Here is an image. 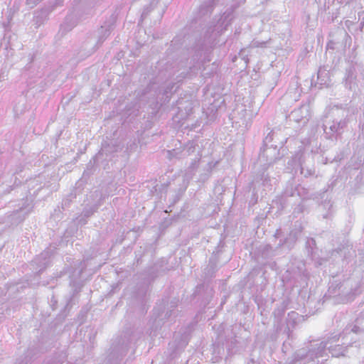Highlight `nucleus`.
I'll list each match as a JSON object with an SVG mask.
<instances>
[{
	"mask_svg": "<svg viewBox=\"0 0 364 364\" xmlns=\"http://www.w3.org/2000/svg\"><path fill=\"white\" fill-rule=\"evenodd\" d=\"M14 151V140L11 134L0 139V154H10Z\"/></svg>",
	"mask_w": 364,
	"mask_h": 364,
	"instance_id": "c9c22d12",
	"label": "nucleus"
},
{
	"mask_svg": "<svg viewBox=\"0 0 364 364\" xmlns=\"http://www.w3.org/2000/svg\"><path fill=\"white\" fill-rule=\"evenodd\" d=\"M333 33V32H331L329 35V36L331 38L327 43V45H326L327 50H329V49L334 50L336 48V46L338 45L340 43V41H338V39H337V37L332 36Z\"/></svg>",
	"mask_w": 364,
	"mask_h": 364,
	"instance_id": "052dcab7",
	"label": "nucleus"
},
{
	"mask_svg": "<svg viewBox=\"0 0 364 364\" xmlns=\"http://www.w3.org/2000/svg\"><path fill=\"white\" fill-rule=\"evenodd\" d=\"M4 50H8L9 48L11 50V54H9V53L6 54V58H9V57H11L14 54V48L15 46V41H17V36L14 33H12L11 32H7L4 33Z\"/></svg>",
	"mask_w": 364,
	"mask_h": 364,
	"instance_id": "4c0bfd02",
	"label": "nucleus"
},
{
	"mask_svg": "<svg viewBox=\"0 0 364 364\" xmlns=\"http://www.w3.org/2000/svg\"><path fill=\"white\" fill-rule=\"evenodd\" d=\"M111 159H109V156H104L100 159V164H102L104 170H108L109 168V162Z\"/></svg>",
	"mask_w": 364,
	"mask_h": 364,
	"instance_id": "0e129e2a",
	"label": "nucleus"
},
{
	"mask_svg": "<svg viewBox=\"0 0 364 364\" xmlns=\"http://www.w3.org/2000/svg\"><path fill=\"white\" fill-rule=\"evenodd\" d=\"M359 289L360 286H358L354 289H351V291L348 294L346 298L343 299V302H348L354 300L356 295L359 294Z\"/></svg>",
	"mask_w": 364,
	"mask_h": 364,
	"instance_id": "680f3d73",
	"label": "nucleus"
},
{
	"mask_svg": "<svg viewBox=\"0 0 364 364\" xmlns=\"http://www.w3.org/2000/svg\"><path fill=\"white\" fill-rule=\"evenodd\" d=\"M260 352L255 348H253L250 353L248 358L246 359V364H260Z\"/></svg>",
	"mask_w": 364,
	"mask_h": 364,
	"instance_id": "de8ad7c7",
	"label": "nucleus"
},
{
	"mask_svg": "<svg viewBox=\"0 0 364 364\" xmlns=\"http://www.w3.org/2000/svg\"><path fill=\"white\" fill-rule=\"evenodd\" d=\"M333 37H337V39L340 41V46L341 48H346V47H350L352 43V38L346 32V31L343 28H338L332 34Z\"/></svg>",
	"mask_w": 364,
	"mask_h": 364,
	"instance_id": "f704fd0d",
	"label": "nucleus"
},
{
	"mask_svg": "<svg viewBox=\"0 0 364 364\" xmlns=\"http://www.w3.org/2000/svg\"><path fill=\"white\" fill-rule=\"evenodd\" d=\"M93 6L88 1H75L70 14H73L77 21L86 19L93 14Z\"/></svg>",
	"mask_w": 364,
	"mask_h": 364,
	"instance_id": "5701e85b",
	"label": "nucleus"
},
{
	"mask_svg": "<svg viewBox=\"0 0 364 364\" xmlns=\"http://www.w3.org/2000/svg\"><path fill=\"white\" fill-rule=\"evenodd\" d=\"M71 290L69 296L66 299V304L64 308L58 314L53 321V326L56 327L58 324L64 321L70 313V311L74 305L78 303L79 295L84 286V283H69Z\"/></svg>",
	"mask_w": 364,
	"mask_h": 364,
	"instance_id": "9d476101",
	"label": "nucleus"
},
{
	"mask_svg": "<svg viewBox=\"0 0 364 364\" xmlns=\"http://www.w3.org/2000/svg\"><path fill=\"white\" fill-rule=\"evenodd\" d=\"M77 196L75 193L70 192L62 200L60 205H58L52 214V217L55 220H61L63 219L64 215H67L68 213H70V208L75 203Z\"/></svg>",
	"mask_w": 364,
	"mask_h": 364,
	"instance_id": "6ab92c4d",
	"label": "nucleus"
},
{
	"mask_svg": "<svg viewBox=\"0 0 364 364\" xmlns=\"http://www.w3.org/2000/svg\"><path fill=\"white\" fill-rule=\"evenodd\" d=\"M275 247H272L269 244L260 245L255 251V257L256 262L264 267H269L274 269L277 263L274 258L281 255L282 253L279 248H277L276 242Z\"/></svg>",
	"mask_w": 364,
	"mask_h": 364,
	"instance_id": "1a4fd4ad",
	"label": "nucleus"
},
{
	"mask_svg": "<svg viewBox=\"0 0 364 364\" xmlns=\"http://www.w3.org/2000/svg\"><path fill=\"white\" fill-rule=\"evenodd\" d=\"M87 268V264L77 261L73 265L68 267L69 283H84L82 274Z\"/></svg>",
	"mask_w": 364,
	"mask_h": 364,
	"instance_id": "c756f323",
	"label": "nucleus"
},
{
	"mask_svg": "<svg viewBox=\"0 0 364 364\" xmlns=\"http://www.w3.org/2000/svg\"><path fill=\"white\" fill-rule=\"evenodd\" d=\"M53 9L50 6H45L40 10H38L34 14L33 25L36 28L40 27L48 19L49 14L52 11Z\"/></svg>",
	"mask_w": 364,
	"mask_h": 364,
	"instance_id": "72a5a7b5",
	"label": "nucleus"
},
{
	"mask_svg": "<svg viewBox=\"0 0 364 364\" xmlns=\"http://www.w3.org/2000/svg\"><path fill=\"white\" fill-rule=\"evenodd\" d=\"M342 287V282L338 281H333L330 284V286L328 289V292L329 294H339V290Z\"/></svg>",
	"mask_w": 364,
	"mask_h": 364,
	"instance_id": "6e6d98bb",
	"label": "nucleus"
},
{
	"mask_svg": "<svg viewBox=\"0 0 364 364\" xmlns=\"http://www.w3.org/2000/svg\"><path fill=\"white\" fill-rule=\"evenodd\" d=\"M358 113V108L355 106L346 105L341 109L337 116L333 120L326 121L323 124V134L326 139L337 141L347 130L348 124L352 121L353 116Z\"/></svg>",
	"mask_w": 364,
	"mask_h": 364,
	"instance_id": "7ed1b4c3",
	"label": "nucleus"
},
{
	"mask_svg": "<svg viewBox=\"0 0 364 364\" xmlns=\"http://www.w3.org/2000/svg\"><path fill=\"white\" fill-rule=\"evenodd\" d=\"M43 250L31 262V269L35 276L39 277L52 264L54 257Z\"/></svg>",
	"mask_w": 364,
	"mask_h": 364,
	"instance_id": "f3484780",
	"label": "nucleus"
},
{
	"mask_svg": "<svg viewBox=\"0 0 364 364\" xmlns=\"http://www.w3.org/2000/svg\"><path fill=\"white\" fill-rule=\"evenodd\" d=\"M302 107L294 109L291 113L287 117V119L289 122H300L304 119Z\"/></svg>",
	"mask_w": 364,
	"mask_h": 364,
	"instance_id": "c03bdc74",
	"label": "nucleus"
},
{
	"mask_svg": "<svg viewBox=\"0 0 364 364\" xmlns=\"http://www.w3.org/2000/svg\"><path fill=\"white\" fill-rule=\"evenodd\" d=\"M78 21L74 16L73 14L69 13L65 18L63 22L60 25L58 33L55 35L57 41L61 40L68 32L75 28Z\"/></svg>",
	"mask_w": 364,
	"mask_h": 364,
	"instance_id": "c85d7f7f",
	"label": "nucleus"
},
{
	"mask_svg": "<svg viewBox=\"0 0 364 364\" xmlns=\"http://www.w3.org/2000/svg\"><path fill=\"white\" fill-rule=\"evenodd\" d=\"M300 173L305 178H309L314 176L315 175V169L314 168H305L304 164L300 168Z\"/></svg>",
	"mask_w": 364,
	"mask_h": 364,
	"instance_id": "4d7b16f0",
	"label": "nucleus"
},
{
	"mask_svg": "<svg viewBox=\"0 0 364 364\" xmlns=\"http://www.w3.org/2000/svg\"><path fill=\"white\" fill-rule=\"evenodd\" d=\"M288 154V149H276L269 146H262L259 154V161L263 166H271Z\"/></svg>",
	"mask_w": 364,
	"mask_h": 364,
	"instance_id": "ddd939ff",
	"label": "nucleus"
},
{
	"mask_svg": "<svg viewBox=\"0 0 364 364\" xmlns=\"http://www.w3.org/2000/svg\"><path fill=\"white\" fill-rule=\"evenodd\" d=\"M48 303L53 311L58 308V299L54 294H52Z\"/></svg>",
	"mask_w": 364,
	"mask_h": 364,
	"instance_id": "774afa93",
	"label": "nucleus"
},
{
	"mask_svg": "<svg viewBox=\"0 0 364 364\" xmlns=\"http://www.w3.org/2000/svg\"><path fill=\"white\" fill-rule=\"evenodd\" d=\"M305 247L308 254V256L311 258L312 261L314 262V265L316 267H318L326 262V259L323 257H321L320 255L321 250L316 245V242L314 238L308 237Z\"/></svg>",
	"mask_w": 364,
	"mask_h": 364,
	"instance_id": "4be33fe9",
	"label": "nucleus"
},
{
	"mask_svg": "<svg viewBox=\"0 0 364 364\" xmlns=\"http://www.w3.org/2000/svg\"><path fill=\"white\" fill-rule=\"evenodd\" d=\"M194 299L198 303L199 306L205 308L210 303L212 298L211 289L205 287L203 284H198L193 294Z\"/></svg>",
	"mask_w": 364,
	"mask_h": 364,
	"instance_id": "b1692460",
	"label": "nucleus"
},
{
	"mask_svg": "<svg viewBox=\"0 0 364 364\" xmlns=\"http://www.w3.org/2000/svg\"><path fill=\"white\" fill-rule=\"evenodd\" d=\"M121 150L122 146L116 140L109 139L103 141L101 149L97 154H100V158L107 156H109V159H112L116 153L119 152Z\"/></svg>",
	"mask_w": 364,
	"mask_h": 364,
	"instance_id": "cd10ccee",
	"label": "nucleus"
},
{
	"mask_svg": "<svg viewBox=\"0 0 364 364\" xmlns=\"http://www.w3.org/2000/svg\"><path fill=\"white\" fill-rule=\"evenodd\" d=\"M220 164V161L208 162L206 166L203 168L202 172L198 177V181L200 183L206 182L211 176L213 170L216 168Z\"/></svg>",
	"mask_w": 364,
	"mask_h": 364,
	"instance_id": "e433bc0d",
	"label": "nucleus"
},
{
	"mask_svg": "<svg viewBox=\"0 0 364 364\" xmlns=\"http://www.w3.org/2000/svg\"><path fill=\"white\" fill-rule=\"evenodd\" d=\"M304 227L299 221H296L292 225L289 233L285 235L281 229L276 230L274 237L277 245V248L282 251L285 250L287 252L293 250L298 240L301 236Z\"/></svg>",
	"mask_w": 364,
	"mask_h": 364,
	"instance_id": "6e6552de",
	"label": "nucleus"
},
{
	"mask_svg": "<svg viewBox=\"0 0 364 364\" xmlns=\"http://www.w3.org/2000/svg\"><path fill=\"white\" fill-rule=\"evenodd\" d=\"M290 301L289 299H284L280 304H277L274 308L272 316L274 317V326L279 329H283L284 323L283 321L286 311L289 308Z\"/></svg>",
	"mask_w": 364,
	"mask_h": 364,
	"instance_id": "a878e982",
	"label": "nucleus"
},
{
	"mask_svg": "<svg viewBox=\"0 0 364 364\" xmlns=\"http://www.w3.org/2000/svg\"><path fill=\"white\" fill-rule=\"evenodd\" d=\"M188 343L187 335H177L174 340L168 343V353L170 360L176 358Z\"/></svg>",
	"mask_w": 364,
	"mask_h": 364,
	"instance_id": "aec40b11",
	"label": "nucleus"
},
{
	"mask_svg": "<svg viewBox=\"0 0 364 364\" xmlns=\"http://www.w3.org/2000/svg\"><path fill=\"white\" fill-rule=\"evenodd\" d=\"M236 343L237 340L235 338L224 340L222 337H218L211 346V362L213 363L220 362L225 355V348L229 355L232 354L233 348Z\"/></svg>",
	"mask_w": 364,
	"mask_h": 364,
	"instance_id": "9b49d317",
	"label": "nucleus"
},
{
	"mask_svg": "<svg viewBox=\"0 0 364 364\" xmlns=\"http://www.w3.org/2000/svg\"><path fill=\"white\" fill-rule=\"evenodd\" d=\"M100 154H96L94 156L91 158V159L87 164L85 169L95 173L100 165Z\"/></svg>",
	"mask_w": 364,
	"mask_h": 364,
	"instance_id": "49530a36",
	"label": "nucleus"
},
{
	"mask_svg": "<svg viewBox=\"0 0 364 364\" xmlns=\"http://www.w3.org/2000/svg\"><path fill=\"white\" fill-rule=\"evenodd\" d=\"M53 339L48 332H43L30 343L27 350L16 358L14 364H29L40 355L53 347Z\"/></svg>",
	"mask_w": 364,
	"mask_h": 364,
	"instance_id": "39448f33",
	"label": "nucleus"
},
{
	"mask_svg": "<svg viewBox=\"0 0 364 364\" xmlns=\"http://www.w3.org/2000/svg\"><path fill=\"white\" fill-rule=\"evenodd\" d=\"M99 209V204L97 205H90L86 203L83 210L82 213L85 218H90L95 212Z\"/></svg>",
	"mask_w": 364,
	"mask_h": 364,
	"instance_id": "3c124183",
	"label": "nucleus"
},
{
	"mask_svg": "<svg viewBox=\"0 0 364 364\" xmlns=\"http://www.w3.org/2000/svg\"><path fill=\"white\" fill-rule=\"evenodd\" d=\"M304 316L299 314L296 311H291L287 314V317L284 321V326L283 327L284 333L288 338H290L293 330L296 326L303 320Z\"/></svg>",
	"mask_w": 364,
	"mask_h": 364,
	"instance_id": "bb28decb",
	"label": "nucleus"
},
{
	"mask_svg": "<svg viewBox=\"0 0 364 364\" xmlns=\"http://www.w3.org/2000/svg\"><path fill=\"white\" fill-rule=\"evenodd\" d=\"M331 83V77L329 70L326 67H321L317 73V79L314 82L312 79L311 82V86H314L318 89H321L323 87H328Z\"/></svg>",
	"mask_w": 364,
	"mask_h": 364,
	"instance_id": "2f4dec72",
	"label": "nucleus"
},
{
	"mask_svg": "<svg viewBox=\"0 0 364 364\" xmlns=\"http://www.w3.org/2000/svg\"><path fill=\"white\" fill-rule=\"evenodd\" d=\"M202 155L198 154L194 159L192 160L191 163L186 170V176L188 178H192L195 175L201 159Z\"/></svg>",
	"mask_w": 364,
	"mask_h": 364,
	"instance_id": "79ce46f5",
	"label": "nucleus"
},
{
	"mask_svg": "<svg viewBox=\"0 0 364 364\" xmlns=\"http://www.w3.org/2000/svg\"><path fill=\"white\" fill-rule=\"evenodd\" d=\"M333 204L330 200H324L320 205V208L323 209L325 213H322V217L324 219L330 218L333 215L332 210Z\"/></svg>",
	"mask_w": 364,
	"mask_h": 364,
	"instance_id": "a18cd8bd",
	"label": "nucleus"
},
{
	"mask_svg": "<svg viewBox=\"0 0 364 364\" xmlns=\"http://www.w3.org/2000/svg\"><path fill=\"white\" fill-rule=\"evenodd\" d=\"M288 138L280 129H272L263 139L264 146H269L276 149H287L284 146Z\"/></svg>",
	"mask_w": 364,
	"mask_h": 364,
	"instance_id": "a211bd4d",
	"label": "nucleus"
},
{
	"mask_svg": "<svg viewBox=\"0 0 364 364\" xmlns=\"http://www.w3.org/2000/svg\"><path fill=\"white\" fill-rule=\"evenodd\" d=\"M306 210V207L304 204V201H302V200H301V201L294 208L292 214L295 217H298L299 215L303 213Z\"/></svg>",
	"mask_w": 364,
	"mask_h": 364,
	"instance_id": "13d9d810",
	"label": "nucleus"
},
{
	"mask_svg": "<svg viewBox=\"0 0 364 364\" xmlns=\"http://www.w3.org/2000/svg\"><path fill=\"white\" fill-rule=\"evenodd\" d=\"M294 190L292 188V181H289L282 193L272 200V205L277 208L278 212L283 211L295 203L293 202V198L295 197Z\"/></svg>",
	"mask_w": 364,
	"mask_h": 364,
	"instance_id": "4468645a",
	"label": "nucleus"
},
{
	"mask_svg": "<svg viewBox=\"0 0 364 364\" xmlns=\"http://www.w3.org/2000/svg\"><path fill=\"white\" fill-rule=\"evenodd\" d=\"M115 17L112 15L109 21H105L102 26L98 29V39L95 45V50H97L109 37L112 31L114 28Z\"/></svg>",
	"mask_w": 364,
	"mask_h": 364,
	"instance_id": "393cba45",
	"label": "nucleus"
},
{
	"mask_svg": "<svg viewBox=\"0 0 364 364\" xmlns=\"http://www.w3.org/2000/svg\"><path fill=\"white\" fill-rule=\"evenodd\" d=\"M87 311H88V310L85 308H82V309L80 311L78 316H77V318H78L80 324H82L86 319L87 316Z\"/></svg>",
	"mask_w": 364,
	"mask_h": 364,
	"instance_id": "e2e57ef3",
	"label": "nucleus"
},
{
	"mask_svg": "<svg viewBox=\"0 0 364 364\" xmlns=\"http://www.w3.org/2000/svg\"><path fill=\"white\" fill-rule=\"evenodd\" d=\"M149 284L144 280V284L136 286V289L132 293L131 298V303L134 306L136 310H138L141 314H144L148 310V297L147 293L149 290Z\"/></svg>",
	"mask_w": 364,
	"mask_h": 364,
	"instance_id": "f8f14e48",
	"label": "nucleus"
},
{
	"mask_svg": "<svg viewBox=\"0 0 364 364\" xmlns=\"http://www.w3.org/2000/svg\"><path fill=\"white\" fill-rule=\"evenodd\" d=\"M88 218H85L83 216V213H82L78 217L75 218L77 223L78 225L83 226L87 223Z\"/></svg>",
	"mask_w": 364,
	"mask_h": 364,
	"instance_id": "338daca9",
	"label": "nucleus"
},
{
	"mask_svg": "<svg viewBox=\"0 0 364 364\" xmlns=\"http://www.w3.org/2000/svg\"><path fill=\"white\" fill-rule=\"evenodd\" d=\"M159 85L156 82L150 81V82L137 94L139 102L140 104H149L151 109L149 112L147 119L144 122V129H151L156 119V115L159 109V103L158 101Z\"/></svg>",
	"mask_w": 364,
	"mask_h": 364,
	"instance_id": "20e7f679",
	"label": "nucleus"
},
{
	"mask_svg": "<svg viewBox=\"0 0 364 364\" xmlns=\"http://www.w3.org/2000/svg\"><path fill=\"white\" fill-rule=\"evenodd\" d=\"M344 345H346V343L343 342L342 344L329 345L327 346L326 350H328L333 357H339L343 355L346 350V346H344Z\"/></svg>",
	"mask_w": 364,
	"mask_h": 364,
	"instance_id": "37998d69",
	"label": "nucleus"
},
{
	"mask_svg": "<svg viewBox=\"0 0 364 364\" xmlns=\"http://www.w3.org/2000/svg\"><path fill=\"white\" fill-rule=\"evenodd\" d=\"M178 299L173 298L167 304V307L164 300L154 307L149 320L151 331H156L161 328L165 321L175 314V309L178 306Z\"/></svg>",
	"mask_w": 364,
	"mask_h": 364,
	"instance_id": "0eeeda50",
	"label": "nucleus"
},
{
	"mask_svg": "<svg viewBox=\"0 0 364 364\" xmlns=\"http://www.w3.org/2000/svg\"><path fill=\"white\" fill-rule=\"evenodd\" d=\"M302 164L301 156L297 153L288 160L285 169L289 173H293L294 171L296 173L297 170L300 169Z\"/></svg>",
	"mask_w": 364,
	"mask_h": 364,
	"instance_id": "58836bf2",
	"label": "nucleus"
},
{
	"mask_svg": "<svg viewBox=\"0 0 364 364\" xmlns=\"http://www.w3.org/2000/svg\"><path fill=\"white\" fill-rule=\"evenodd\" d=\"M33 208V200L28 199L26 198V199H23L22 205L14 212V215H16L21 213L23 214V217L20 220L19 222H22L26 215H28Z\"/></svg>",
	"mask_w": 364,
	"mask_h": 364,
	"instance_id": "ea45409f",
	"label": "nucleus"
},
{
	"mask_svg": "<svg viewBox=\"0 0 364 364\" xmlns=\"http://www.w3.org/2000/svg\"><path fill=\"white\" fill-rule=\"evenodd\" d=\"M63 242V239L60 238L55 242H51L49 246L45 250V251H48L47 252L51 255L53 257L56 254V251L58 249V247L61 245Z\"/></svg>",
	"mask_w": 364,
	"mask_h": 364,
	"instance_id": "864d4df0",
	"label": "nucleus"
},
{
	"mask_svg": "<svg viewBox=\"0 0 364 364\" xmlns=\"http://www.w3.org/2000/svg\"><path fill=\"white\" fill-rule=\"evenodd\" d=\"M341 2L337 1V4H335V1H323V5L321 6V1H314L313 6L318 8V15H326V21L331 23L338 17Z\"/></svg>",
	"mask_w": 364,
	"mask_h": 364,
	"instance_id": "2eb2a0df",
	"label": "nucleus"
},
{
	"mask_svg": "<svg viewBox=\"0 0 364 364\" xmlns=\"http://www.w3.org/2000/svg\"><path fill=\"white\" fill-rule=\"evenodd\" d=\"M22 185V182L18 180L16 177H15V180L14 184L12 186H8L5 190L3 191V195L9 194L12 191L16 189L18 187Z\"/></svg>",
	"mask_w": 364,
	"mask_h": 364,
	"instance_id": "bf43d9fd",
	"label": "nucleus"
},
{
	"mask_svg": "<svg viewBox=\"0 0 364 364\" xmlns=\"http://www.w3.org/2000/svg\"><path fill=\"white\" fill-rule=\"evenodd\" d=\"M11 1H9L8 9L10 10L9 16H12L19 9V4L17 1H14V5L11 7Z\"/></svg>",
	"mask_w": 364,
	"mask_h": 364,
	"instance_id": "69168bd1",
	"label": "nucleus"
},
{
	"mask_svg": "<svg viewBox=\"0 0 364 364\" xmlns=\"http://www.w3.org/2000/svg\"><path fill=\"white\" fill-rule=\"evenodd\" d=\"M87 183H88L87 181L80 178L76 181L75 186L73 187L70 192L73 193H75V196H77L78 195L82 193Z\"/></svg>",
	"mask_w": 364,
	"mask_h": 364,
	"instance_id": "8fccbe9b",
	"label": "nucleus"
},
{
	"mask_svg": "<svg viewBox=\"0 0 364 364\" xmlns=\"http://www.w3.org/2000/svg\"><path fill=\"white\" fill-rule=\"evenodd\" d=\"M143 331L139 328L126 327L123 334L112 344L106 364H120L132 344H134L142 336Z\"/></svg>",
	"mask_w": 364,
	"mask_h": 364,
	"instance_id": "f03ea898",
	"label": "nucleus"
},
{
	"mask_svg": "<svg viewBox=\"0 0 364 364\" xmlns=\"http://www.w3.org/2000/svg\"><path fill=\"white\" fill-rule=\"evenodd\" d=\"M353 333L356 335H360L364 333V316H360L358 317L354 323L348 324L343 329V335L350 334Z\"/></svg>",
	"mask_w": 364,
	"mask_h": 364,
	"instance_id": "473e14b6",
	"label": "nucleus"
},
{
	"mask_svg": "<svg viewBox=\"0 0 364 364\" xmlns=\"http://www.w3.org/2000/svg\"><path fill=\"white\" fill-rule=\"evenodd\" d=\"M97 251L95 249H90L86 251L85 255H83V259L82 261H79L80 262H85L87 264V267L89 265V262L95 259L97 257Z\"/></svg>",
	"mask_w": 364,
	"mask_h": 364,
	"instance_id": "603ef678",
	"label": "nucleus"
},
{
	"mask_svg": "<svg viewBox=\"0 0 364 364\" xmlns=\"http://www.w3.org/2000/svg\"><path fill=\"white\" fill-rule=\"evenodd\" d=\"M309 273L306 269V262L304 260L295 259L291 262L285 273V279L288 280L293 287H300L299 295L305 297L307 294Z\"/></svg>",
	"mask_w": 364,
	"mask_h": 364,
	"instance_id": "423d86ee",
	"label": "nucleus"
},
{
	"mask_svg": "<svg viewBox=\"0 0 364 364\" xmlns=\"http://www.w3.org/2000/svg\"><path fill=\"white\" fill-rule=\"evenodd\" d=\"M103 195L101 191L95 190L94 191H90L89 195L86 196V199L84 200L85 203L90 205H97L99 204V208L102 205L103 203Z\"/></svg>",
	"mask_w": 364,
	"mask_h": 364,
	"instance_id": "a19ab883",
	"label": "nucleus"
},
{
	"mask_svg": "<svg viewBox=\"0 0 364 364\" xmlns=\"http://www.w3.org/2000/svg\"><path fill=\"white\" fill-rule=\"evenodd\" d=\"M283 329H279L277 327L274 326V329L270 330L268 331L266 334L264 343H274L277 341L279 338V333L280 331H282Z\"/></svg>",
	"mask_w": 364,
	"mask_h": 364,
	"instance_id": "09e8293b",
	"label": "nucleus"
},
{
	"mask_svg": "<svg viewBox=\"0 0 364 364\" xmlns=\"http://www.w3.org/2000/svg\"><path fill=\"white\" fill-rule=\"evenodd\" d=\"M291 181L292 188H295L294 191V196H299L300 199L302 200V201L310 199H323L326 193L328 191V189H325L322 192H316L314 193H310V187L306 188L305 186H301V184H295L293 180Z\"/></svg>",
	"mask_w": 364,
	"mask_h": 364,
	"instance_id": "412c9836",
	"label": "nucleus"
},
{
	"mask_svg": "<svg viewBox=\"0 0 364 364\" xmlns=\"http://www.w3.org/2000/svg\"><path fill=\"white\" fill-rule=\"evenodd\" d=\"M343 83L345 87L349 90H355L358 87L357 71L353 63L346 69Z\"/></svg>",
	"mask_w": 364,
	"mask_h": 364,
	"instance_id": "7c9ffc66",
	"label": "nucleus"
},
{
	"mask_svg": "<svg viewBox=\"0 0 364 364\" xmlns=\"http://www.w3.org/2000/svg\"><path fill=\"white\" fill-rule=\"evenodd\" d=\"M260 180L262 181V185L264 188L269 190H272V179L271 177L268 175V173H266L264 171L262 172L260 175Z\"/></svg>",
	"mask_w": 364,
	"mask_h": 364,
	"instance_id": "5fc2aeb1",
	"label": "nucleus"
},
{
	"mask_svg": "<svg viewBox=\"0 0 364 364\" xmlns=\"http://www.w3.org/2000/svg\"><path fill=\"white\" fill-rule=\"evenodd\" d=\"M170 270L166 260L161 259L156 262L153 265L144 270V280L151 284L159 276L166 274Z\"/></svg>",
	"mask_w": 364,
	"mask_h": 364,
	"instance_id": "dca6fc26",
	"label": "nucleus"
},
{
	"mask_svg": "<svg viewBox=\"0 0 364 364\" xmlns=\"http://www.w3.org/2000/svg\"><path fill=\"white\" fill-rule=\"evenodd\" d=\"M215 6V1H203L193 19L172 41L187 48L192 63L191 68L200 69L211 60L212 33L218 30V26H209L207 21Z\"/></svg>",
	"mask_w": 364,
	"mask_h": 364,
	"instance_id": "f257e3e1",
	"label": "nucleus"
}]
</instances>
